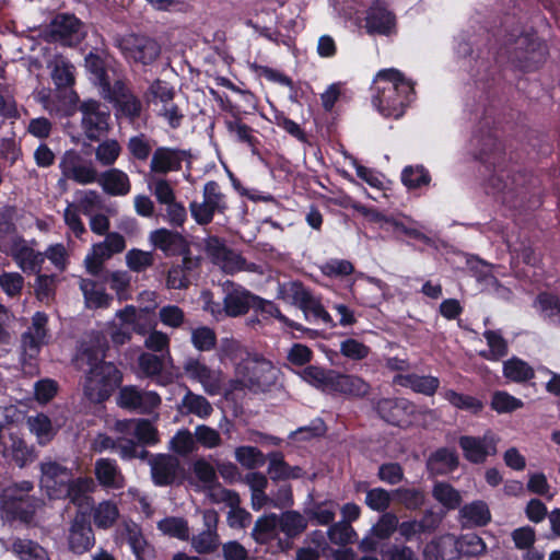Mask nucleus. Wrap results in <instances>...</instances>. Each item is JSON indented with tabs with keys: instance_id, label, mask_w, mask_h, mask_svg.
I'll return each instance as SVG.
<instances>
[{
	"instance_id": "f257e3e1",
	"label": "nucleus",
	"mask_w": 560,
	"mask_h": 560,
	"mask_svg": "<svg viewBox=\"0 0 560 560\" xmlns=\"http://www.w3.org/2000/svg\"><path fill=\"white\" fill-rule=\"evenodd\" d=\"M107 340L102 332L92 331L86 335L74 358V364L85 372L83 382L84 397L94 404L107 400L120 385L122 374L118 368L104 361Z\"/></svg>"
},
{
	"instance_id": "f03ea898",
	"label": "nucleus",
	"mask_w": 560,
	"mask_h": 560,
	"mask_svg": "<svg viewBox=\"0 0 560 560\" xmlns=\"http://www.w3.org/2000/svg\"><path fill=\"white\" fill-rule=\"evenodd\" d=\"M373 105L385 117L399 118L412 100L413 83L397 69L380 70L373 81Z\"/></svg>"
},
{
	"instance_id": "7ed1b4c3",
	"label": "nucleus",
	"mask_w": 560,
	"mask_h": 560,
	"mask_svg": "<svg viewBox=\"0 0 560 560\" xmlns=\"http://www.w3.org/2000/svg\"><path fill=\"white\" fill-rule=\"evenodd\" d=\"M279 370L273 363L258 353H252L235 368L233 388H248L253 392H266L278 380Z\"/></svg>"
},
{
	"instance_id": "20e7f679",
	"label": "nucleus",
	"mask_w": 560,
	"mask_h": 560,
	"mask_svg": "<svg viewBox=\"0 0 560 560\" xmlns=\"http://www.w3.org/2000/svg\"><path fill=\"white\" fill-rule=\"evenodd\" d=\"M485 541L476 534H466L456 538L447 534L425 547V560H452L456 555L476 557L486 552Z\"/></svg>"
},
{
	"instance_id": "39448f33",
	"label": "nucleus",
	"mask_w": 560,
	"mask_h": 560,
	"mask_svg": "<svg viewBox=\"0 0 560 560\" xmlns=\"http://www.w3.org/2000/svg\"><path fill=\"white\" fill-rule=\"evenodd\" d=\"M48 317L43 312H36L32 324L21 337V363L26 373L36 372V359L40 349L48 341Z\"/></svg>"
},
{
	"instance_id": "423d86ee",
	"label": "nucleus",
	"mask_w": 560,
	"mask_h": 560,
	"mask_svg": "<svg viewBox=\"0 0 560 560\" xmlns=\"http://www.w3.org/2000/svg\"><path fill=\"white\" fill-rule=\"evenodd\" d=\"M228 208L226 195L214 180L205 184L201 202L192 201L189 203L190 214L199 225L211 223L215 213L223 214Z\"/></svg>"
},
{
	"instance_id": "0eeeda50",
	"label": "nucleus",
	"mask_w": 560,
	"mask_h": 560,
	"mask_svg": "<svg viewBox=\"0 0 560 560\" xmlns=\"http://www.w3.org/2000/svg\"><path fill=\"white\" fill-rule=\"evenodd\" d=\"M104 100L113 104L116 117H125L130 121L138 119L142 112L140 98L121 80L110 83H104V91H101Z\"/></svg>"
},
{
	"instance_id": "6e6552de",
	"label": "nucleus",
	"mask_w": 560,
	"mask_h": 560,
	"mask_svg": "<svg viewBox=\"0 0 560 560\" xmlns=\"http://www.w3.org/2000/svg\"><path fill=\"white\" fill-rule=\"evenodd\" d=\"M81 113V129L91 141H97L106 136L110 128V112L108 107L96 100H85L79 106Z\"/></svg>"
},
{
	"instance_id": "1a4fd4ad",
	"label": "nucleus",
	"mask_w": 560,
	"mask_h": 560,
	"mask_svg": "<svg viewBox=\"0 0 560 560\" xmlns=\"http://www.w3.org/2000/svg\"><path fill=\"white\" fill-rule=\"evenodd\" d=\"M116 45L129 61L150 65L160 55L159 44L149 37L127 34L116 39Z\"/></svg>"
},
{
	"instance_id": "9d476101",
	"label": "nucleus",
	"mask_w": 560,
	"mask_h": 560,
	"mask_svg": "<svg viewBox=\"0 0 560 560\" xmlns=\"http://www.w3.org/2000/svg\"><path fill=\"white\" fill-rule=\"evenodd\" d=\"M59 168L62 178L58 180L59 186L66 185L71 179L80 185L96 183L98 173L92 162L85 161L77 151L69 150L62 155Z\"/></svg>"
},
{
	"instance_id": "9b49d317",
	"label": "nucleus",
	"mask_w": 560,
	"mask_h": 560,
	"mask_svg": "<svg viewBox=\"0 0 560 560\" xmlns=\"http://www.w3.org/2000/svg\"><path fill=\"white\" fill-rule=\"evenodd\" d=\"M207 253L212 261L226 273L248 271L261 275L264 272L260 266L247 262L240 254L226 248L219 238L213 237L208 241Z\"/></svg>"
},
{
	"instance_id": "f8f14e48",
	"label": "nucleus",
	"mask_w": 560,
	"mask_h": 560,
	"mask_svg": "<svg viewBox=\"0 0 560 560\" xmlns=\"http://www.w3.org/2000/svg\"><path fill=\"white\" fill-rule=\"evenodd\" d=\"M126 248L125 237L117 233H107L104 241L93 244L84 258L86 271L92 276H98L103 268V262L113 255L121 253Z\"/></svg>"
},
{
	"instance_id": "ddd939ff",
	"label": "nucleus",
	"mask_w": 560,
	"mask_h": 560,
	"mask_svg": "<svg viewBox=\"0 0 560 560\" xmlns=\"http://www.w3.org/2000/svg\"><path fill=\"white\" fill-rule=\"evenodd\" d=\"M86 35L83 23L73 14L62 13L54 18L49 24V36L65 46L81 43Z\"/></svg>"
},
{
	"instance_id": "4468645a",
	"label": "nucleus",
	"mask_w": 560,
	"mask_h": 560,
	"mask_svg": "<svg viewBox=\"0 0 560 560\" xmlns=\"http://www.w3.org/2000/svg\"><path fill=\"white\" fill-rule=\"evenodd\" d=\"M183 370L190 380L198 382L208 395L215 396L221 393L223 386L221 371L209 368L199 358L194 357L185 360Z\"/></svg>"
},
{
	"instance_id": "2eb2a0df",
	"label": "nucleus",
	"mask_w": 560,
	"mask_h": 560,
	"mask_svg": "<svg viewBox=\"0 0 560 560\" xmlns=\"http://www.w3.org/2000/svg\"><path fill=\"white\" fill-rule=\"evenodd\" d=\"M113 431L117 434V452L121 459H144L148 457L149 452L136 442L135 419L115 421Z\"/></svg>"
},
{
	"instance_id": "dca6fc26",
	"label": "nucleus",
	"mask_w": 560,
	"mask_h": 560,
	"mask_svg": "<svg viewBox=\"0 0 560 560\" xmlns=\"http://www.w3.org/2000/svg\"><path fill=\"white\" fill-rule=\"evenodd\" d=\"M67 542L69 550L75 555H83L94 546V532L84 512L78 511L71 520Z\"/></svg>"
},
{
	"instance_id": "f3484780",
	"label": "nucleus",
	"mask_w": 560,
	"mask_h": 560,
	"mask_svg": "<svg viewBox=\"0 0 560 560\" xmlns=\"http://www.w3.org/2000/svg\"><path fill=\"white\" fill-rule=\"evenodd\" d=\"M222 290L225 316L238 317L254 308L257 295L244 287L228 280L222 283Z\"/></svg>"
},
{
	"instance_id": "a211bd4d",
	"label": "nucleus",
	"mask_w": 560,
	"mask_h": 560,
	"mask_svg": "<svg viewBox=\"0 0 560 560\" xmlns=\"http://www.w3.org/2000/svg\"><path fill=\"white\" fill-rule=\"evenodd\" d=\"M376 411L386 422L408 427L415 421L416 407L404 398H383L376 402Z\"/></svg>"
},
{
	"instance_id": "6ab92c4d",
	"label": "nucleus",
	"mask_w": 560,
	"mask_h": 560,
	"mask_svg": "<svg viewBox=\"0 0 560 560\" xmlns=\"http://www.w3.org/2000/svg\"><path fill=\"white\" fill-rule=\"evenodd\" d=\"M187 159L184 150L172 147H158L153 150L149 165L152 177H164L168 173L182 170L183 162Z\"/></svg>"
},
{
	"instance_id": "aec40b11",
	"label": "nucleus",
	"mask_w": 560,
	"mask_h": 560,
	"mask_svg": "<svg viewBox=\"0 0 560 560\" xmlns=\"http://www.w3.org/2000/svg\"><path fill=\"white\" fill-rule=\"evenodd\" d=\"M7 253L25 273H39L45 261L44 254L35 250L28 242L22 237L12 238Z\"/></svg>"
},
{
	"instance_id": "412c9836",
	"label": "nucleus",
	"mask_w": 560,
	"mask_h": 560,
	"mask_svg": "<svg viewBox=\"0 0 560 560\" xmlns=\"http://www.w3.org/2000/svg\"><path fill=\"white\" fill-rule=\"evenodd\" d=\"M202 521L205 529L194 535L190 542L197 553L208 555L214 552L221 544L218 534L219 514L213 509L205 510Z\"/></svg>"
},
{
	"instance_id": "4be33fe9",
	"label": "nucleus",
	"mask_w": 560,
	"mask_h": 560,
	"mask_svg": "<svg viewBox=\"0 0 560 560\" xmlns=\"http://www.w3.org/2000/svg\"><path fill=\"white\" fill-rule=\"evenodd\" d=\"M40 486L50 499H60L65 486L70 481L71 472L59 463L46 460L40 464Z\"/></svg>"
},
{
	"instance_id": "5701e85b",
	"label": "nucleus",
	"mask_w": 560,
	"mask_h": 560,
	"mask_svg": "<svg viewBox=\"0 0 560 560\" xmlns=\"http://www.w3.org/2000/svg\"><path fill=\"white\" fill-rule=\"evenodd\" d=\"M117 404L121 408L150 413L161 404V397L152 390H141L136 386H125L120 389Z\"/></svg>"
},
{
	"instance_id": "b1692460",
	"label": "nucleus",
	"mask_w": 560,
	"mask_h": 560,
	"mask_svg": "<svg viewBox=\"0 0 560 560\" xmlns=\"http://www.w3.org/2000/svg\"><path fill=\"white\" fill-rule=\"evenodd\" d=\"M498 438L487 432L481 438L463 435L458 443L463 451L464 457L474 464L486 462L487 457L497 453Z\"/></svg>"
},
{
	"instance_id": "393cba45",
	"label": "nucleus",
	"mask_w": 560,
	"mask_h": 560,
	"mask_svg": "<svg viewBox=\"0 0 560 560\" xmlns=\"http://www.w3.org/2000/svg\"><path fill=\"white\" fill-rule=\"evenodd\" d=\"M116 534L119 539L129 545L138 560H152L154 550L137 523L124 521Z\"/></svg>"
},
{
	"instance_id": "a878e982",
	"label": "nucleus",
	"mask_w": 560,
	"mask_h": 560,
	"mask_svg": "<svg viewBox=\"0 0 560 560\" xmlns=\"http://www.w3.org/2000/svg\"><path fill=\"white\" fill-rule=\"evenodd\" d=\"M364 27L369 34L390 36L396 33V18L386 7L377 2L366 11Z\"/></svg>"
},
{
	"instance_id": "bb28decb",
	"label": "nucleus",
	"mask_w": 560,
	"mask_h": 560,
	"mask_svg": "<svg viewBox=\"0 0 560 560\" xmlns=\"http://www.w3.org/2000/svg\"><path fill=\"white\" fill-rule=\"evenodd\" d=\"M149 465L152 480L156 486L171 485L177 477L179 462L171 455H154L150 458Z\"/></svg>"
},
{
	"instance_id": "cd10ccee",
	"label": "nucleus",
	"mask_w": 560,
	"mask_h": 560,
	"mask_svg": "<svg viewBox=\"0 0 560 560\" xmlns=\"http://www.w3.org/2000/svg\"><path fill=\"white\" fill-rule=\"evenodd\" d=\"M94 474L98 483L106 489L119 490L125 487V476L115 459H96Z\"/></svg>"
},
{
	"instance_id": "c85d7f7f",
	"label": "nucleus",
	"mask_w": 560,
	"mask_h": 560,
	"mask_svg": "<svg viewBox=\"0 0 560 560\" xmlns=\"http://www.w3.org/2000/svg\"><path fill=\"white\" fill-rule=\"evenodd\" d=\"M1 541L3 548L12 552L19 560H50L47 550L34 540L15 537L10 547L3 540Z\"/></svg>"
},
{
	"instance_id": "c756f323",
	"label": "nucleus",
	"mask_w": 560,
	"mask_h": 560,
	"mask_svg": "<svg viewBox=\"0 0 560 560\" xmlns=\"http://www.w3.org/2000/svg\"><path fill=\"white\" fill-rule=\"evenodd\" d=\"M370 390V385L355 375L337 374L334 372L330 381V392L352 397H363Z\"/></svg>"
},
{
	"instance_id": "7c9ffc66",
	"label": "nucleus",
	"mask_w": 560,
	"mask_h": 560,
	"mask_svg": "<svg viewBox=\"0 0 560 560\" xmlns=\"http://www.w3.org/2000/svg\"><path fill=\"white\" fill-rule=\"evenodd\" d=\"M151 244L165 253L166 255H175L185 247V238L178 232L161 228L154 230L149 235Z\"/></svg>"
},
{
	"instance_id": "2f4dec72",
	"label": "nucleus",
	"mask_w": 560,
	"mask_h": 560,
	"mask_svg": "<svg viewBox=\"0 0 560 560\" xmlns=\"http://www.w3.org/2000/svg\"><path fill=\"white\" fill-rule=\"evenodd\" d=\"M103 190L110 196H126L131 190V183L127 173L118 168H110L101 174L96 180Z\"/></svg>"
},
{
	"instance_id": "473e14b6",
	"label": "nucleus",
	"mask_w": 560,
	"mask_h": 560,
	"mask_svg": "<svg viewBox=\"0 0 560 560\" xmlns=\"http://www.w3.org/2000/svg\"><path fill=\"white\" fill-rule=\"evenodd\" d=\"M95 490V482L90 477H80L71 480L65 486L63 497H68L69 500L77 506L83 508L89 506L92 503V498L89 493Z\"/></svg>"
},
{
	"instance_id": "72a5a7b5",
	"label": "nucleus",
	"mask_w": 560,
	"mask_h": 560,
	"mask_svg": "<svg viewBox=\"0 0 560 560\" xmlns=\"http://www.w3.org/2000/svg\"><path fill=\"white\" fill-rule=\"evenodd\" d=\"M394 383L427 396H433L440 386V380L432 375H396Z\"/></svg>"
},
{
	"instance_id": "f704fd0d",
	"label": "nucleus",
	"mask_w": 560,
	"mask_h": 560,
	"mask_svg": "<svg viewBox=\"0 0 560 560\" xmlns=\"http://www.w3.org/2000/svg\"><path fill=\"white\" fill-rule=\"evenodd\" d=\"M50 75L56 88H71L75 82L74 66L63 56H55L48 63Z\"/></svg>"
},
{
	"instance_id": "c9c22d12",
	"label": "nucleus",
	"mask_w": 560,
	"mask_h": 560,
	"mask_svg": "<svg viewBox=\"0 0 560 560\" xmlns=\"http://www.w3.org/2000/svg\"><path fill=\"white\" fill-rule=\"evenodd\" d=\"M460 523L464 526H485L491 520L489 508L483 501H474L459 510Z\"/></svg>"
},
{
	"instance_id": "e433bc0d",
	"label": "nucleus",
	"mask_w": 560,
	"mask_h": 560,
	"mask_svg": "<svg viewBox=\"0 0 560 560\" xmlns=\"http://www.w3.org/2000/svg\"><path fill=\"white\" fill-rule=\"evenodd\" d=\"M427 466L432 475H445L458 466V457L454 451L440 448L428 458Z\"/></svg>"
},
{
	"instance_id": "4c0bfd02",
	"label": "nucleus",
	"mask_w": 560,
	"mask_h": 560,
	"mask_svg": "<svg viewBox=\"0 0 560 560\" xmlns=\"http://www.w3.org/2000/svg\"><path fill=\"white\" fill-rule=\"evenodd\" d=\"M79 287L88 307L97 308L108 306L112 298L105 293V289L102 284L91 279L80 278Z\"/></svg>"
},
{
	"instance_id": "58836bf2",
	"label": "nucleus",
	"mask_w": 560,
	"mask_h": 560,
	"mask_svg": "<svg viewBox=\"0 0 560 560\" xmlns=\"http://www.w3.org/2000/svg\"><path fill=\"white\" fill-rule=\"evenodd\" d=\"M3 439L2 455L13 460L19 467H23L31 458V452L25 442L15 434H9L8 440Z\"/></svg>"
},
{
	"instance_id": "ea45409f",
	"label": "nucleus",
	"mask_w": 560,
	"mask_h": 560,
	"mask_svg": "<svg viewBox=\"0 0 560 560\" xmlns=\"http://www.w3.org/2000/svg\"><path fill=\"white\" fill-rule=\"evenodd\" d=\"M119 515V509L112 500H104L92 509V520L98 529L113 527Z\"/></svg>"
},
{
	"instance_id": "a19ab883",
	"label": "nucleus",
	"mask_w": 560,
	"mask_h": 560,
	"mask_svg": "<svg viewBox=\"0 0 560 560\" xmlns=\"http://www.w3.org/2000/svg\"><path fill=\"white\" fill-rule=\"evenodd\" d=\"M503 376L513 383H524L535 376L534 369L520 358L513 357L503 362Z\"/></svg>"
},
{
	"instance_id": "79ce46f5",
	"label": "nucleus",
	"mask_w": 560,
	"mask_h": 560,
	"mask_svg": "<svg viewBox=\"0 0 560 560\" xmlns=\"http://www.w3.org/2000/svg\"><path fill=\"white\" fill-rule=\"evenodd\" d=\"M483 337L489 349L480 351V357L490 361H499L508 354V342L499 330H486Z\"/></svg>"
},
{
	"instance_id": "37998d69",
	"label": "nucleus",
	"mask_w": 560,
	"mask_h": 560,
	"mask_svg": "<svg viewBox=\"0 0 560 560\" xmlns=\"http://www.w3.org/2000/svg\"><path fill=\"white\" fill-rule=\"evenodd\" d=\"M311 294V291L299 281H288L278 285V298L298 307L306 302Z\"/></svg>"
},
{
	"instance_id": "c03bdc74",
	"label": "nucleus",
	"mask_w": 560,
	"mask_h": 560,
	"mask_svg": "<svg viewBox=\"0 0 560 560\" xmlns=\"http://www.w3.org/2000/svg\"><path fill=\"white\" fill-rule=\"evenodd\" d=\"M535 307L539 314L552 324L560 325V299L551 293H540Z\"/></svg>"
},
{
	"instance_id": "a18cd8bd",
	"label": "nucleus",
	"mask_w": 560,
	"mask_h": 560,
	"mask_svg": "<svg viewBox=\"0 0 560 560\" xmlns=\"http://www.w3.org/2000/svg\"><path fill=\"white\" fill-rule=\"evenodd\" d=\"M26 424L28 430L36 436L38 443L42 445L47 444L56 433L50 419L44 413L28 417Z\"/></svg>"
},
{
	"instance_id": "49530a36",
	"label": "nucleus",
	"mask_w": 560,
	"mask_h": 560,
	"mask_svg": "<svg viewBox=\"0 0 560 560\" xmlns=\"http://www.w3.org/2000/svg\"><path fill=\"white\" fill-rule=\"evenodd\" d=\"M442 395L445 400L457 409L466 410L475 415L481 412L483 409V402L477 397L457 393L454 389H446Z\"/></svg>"
},
{
	"instance_id": "de8ad7c7",
	"label": "nucleus",
	"mask_w": 560,
	"mask_h": 560,
	"mask_svg": "<svg viewBox=\"0 0 560 560\" xmlns=\"http://www.w3.org/2000/svg\"><path fill=\"white\" fill-rule=\"evenodd\" d=\"M252 353L248 352L237 340L232 338H224L221 341L219 358L222 363L231 362L236 368L238 362L245 361L246 357Z\"/></svg>"
},
{
	"instance_id": "09e8293b",
	"label": "nucleus",
	"mask_w": 560,
	"mask_h": 560,
	"mask_svg": "<svg viewBox=\"0 0 560 560\" xmlns=\"http://www.w3.org/2000/svg\"><path fill=\"white\" fill-rule=\"evenodd\" d=\"M299 308L302 310L304 313L306 319H310L311 317L316 322H322L323 324L335 327L336 324L332 320V317L330 314L325 310L320 300L311 294Z\"/></svg>"
},
{
	"instance_id": "8fccbe9b",
	"label": "nucleus",
	"mask_w": 560,
	"mask_h": 560,
	"mask_svg": "<svg viewBox=\"0 0 560 560\" xmlns=\"http://www.w3.org/2000/svg\"><path fill=\"white\" fill-rule=\"evenodd\" d=\"M54 98L55 105L59 108L54 110V114L60 116H71L79 101L78 94L70 88H56Z\"/></svg>"
},
{
	"instance_id": "3c124183",
	"label": "nucleus",
	"mask_w": 560,
	"mask_h": 560,
	"mask_svg": "<svg viewBox=\"0 0 560 560\" xmlns=\"http://www.w3.org/2000/svg\"><path fill=\"white\" fill-rule=\"evenodd\" d=\"M268 472L272 479L299 478L302 469L298 466L290 467L282 458L281 454L272 453L269 456Z\"/></svg>"
},
{
	"instance_id": "603ef678",
	"label": "nucleus",
	"mask_w": 560,
	"mask_h": 560,
	"mask_svg": "<svg viewBox=\"0 0 560 560\" xmlns=\"http://www.w3.org/2000/svg\"><path fill=\"white\" fill-rule=\"evenodd\" d=\"M182 405L188 413H192L202 419L208 418L213 411V408L207 398L195 394L191 390H187L182 400Z\"/></svg>"
},
{
	"instance_id": "864d4df0",
	"label": "nucleus",
	"mask_w": 560,
	"mask_h": 560,
	"mask_svg": "<svg viewBox=\"0 0 560 560\" xmlns=\"http://www.w3.org/2000/svg\"><path fill=\"white\" fill-rule=\"evenodd\" d=\"M277 527L279 518L276 514L261 516L256 521L252 536L257 542H267L276 535Z\"/></svg>"
},
{
	"instance_id": "5fc2aeb1",
	"label": "nucleus",
	"mask_w": 560,
	"mask_h": 560,
	"mask_svg": "<svg viewBox=\"0 0 560 560\" xmlns=\"http://www.w3.org/2000/svg\"><path fill=\"white\" fill-rule=\"evenodd\" d=\"M539 47L534 40H532L527 35L518 36L516 39L515 55L518 58V61L523 68H530L528 61H536V57L539 58L542 56L541 51H537Z\"/></svg>"
},
{
	"instance_id": "6e6d98bb",
	"label": "nucleus",
	"mask_w": 560,
	"mask_h": 560,
	"mask_svg": "<svg viewBox=\"0 0 560 560\" xmlns=\"http://www.w3.org/2000/svg\"><path fill=\"white\" fill-rule=\"evenodd\" d=\"M190 342L200 352L211 351L217 345L215 331L208 326H199L190 331Z\"/></svg>"
},
{
	"instance_id": "4d7b16f0",
	"label": "nucleus",
	"mask_w": 560,
	"mask_h": 560,
	"mask_svg": "<svg viewBox=\"0 0 560 560\" xmlns=\"http://www.w3.org/2000/svg\"><path fill=\"white\" fill-rule=\"evenodd\" d=\"M148 186L155 200L161 206L177 199L173 185L165 177H152Z\"/></svg>"
},
{
	"instance_id": "13d9d810",
	"label": "nucleus",
	"mask_w": 560,
	"mask_h": 560,
	"mask_svg": "<svg viewBox=\"0 0 560 560\" xmlns=\"http://www.w3.org/2000/svg\"><path fill=\"white\" fill-rule=\"evenodd\" d=\"M207 497L213 504H225L229 509L241 504V498L234 490L226 489L219 483L210 486L207 490Z\"/></svg>"
},
{
	"instance_id": "bf43d9fd",
	"label": "nucleus",
	"mask_w": 560,
	"mask_h": 560,
	"mask_svg": "<svg viewBox=\"0 0 560 560\" xmlns=\"http://www.w3.org/2000/svg\"><path fill=\"white\" fill-rule=\"evenodd\" d=\"M490 406L498 413H509L522 408L524 402L505 390H497L492 394Z\"/></svg>"
},
{
	"instance_id": "052dcab7",
	"label": "nucleus",
	"mask_w": 560,
	"mask_h": 560,
	"mask_svg": "<svg viewBox=\"0 0 560 560\" xmlns=\"http://www.w3.org/2000/svg\"><path fill=\"white\" fill-rule=\"evenodd\" d=\"M329 540L339 546H346L349 544H353L358 535L353 527L346 522H338L332 524L327 532Z\"/></svg>"
},
{
	"instance_id": "680f3d73",
	"label": "nucleus",
	"mask_w": 560,
	"mask_h": 560,
	"mask_svg": "<svg viewBox=\"0 0 560 560\" xmlns=\"http://www.w3.org/2000/svg\"><path fill=\"white\" fill-rule=\"evenodd\" d=\"M74 198L75 207L85 215H91L93 211L102 207V198L96 190H77L74 194Z\"/></svg>"
},
{
	"instance_id": "e2e57ef3",
	"label": "nucleus",
	"mask_w": 560,
	"mask_h": 560,
	"mask_svg": "<svg viewBox=\"0 0 560 560\" xmlns=\"http://www.w3.org/2000/svg\"><path fill=\"white\" fill-rule=\"evenodd\" d=\"M158 528L165 535L187 540L189 527L187 522L180 517H165L158 523Z\"/></svg>"
},
{
	"instance_id": "0e129e2a",
	"label": "nucleus",
	"mask_w": 560,
	"mask_h": 560,
	"mask_svg": "<svg viewBox=\"0 0 560 560\" xmlns=\"http://www.w3.org/2000/svg\"><path fill=\"white\" fill-rule=\"evenodd\" d=\"M307 526L305 517L296 511H288L279 518V527L287 536H295Z\"/></svg>"
},
{
	"instance_id": "69168bd1",
	"label": "nucleus",
	"mask_w": 560,
	"mask_h": 560,
	"mask_svg": "<svg viewBox=\"0 0 560 560\" xmlns=\"http://www.w3.org/2000/svg\"><path fill=\"white\" fill-rule=\"evenodd\" d=\"M24 282V277L16 271H4L0 275V289L12 299L20 298Z\"/></svg>"
},
{
	"instance_id": "338daca9",
	"label": "nucleus",
	"mask_w": 560,
	"mask_h": 560,
	"mask_svg": "<svg viewBox=\"0 0 560 560\" xmlns=\"http://www.w3.org/2000/svg\"><path fill=\"white\" fill-rule=\"evenodd\" d=\"M433 497L450 510L458 508L462 502L460 493L445 482H440L434 486Z\"/></svg>"
},
{
	"instance_id": "774afa93",
	"label": "nucleus",
	"mask_w": 560,
	"mask_h": 560,
	"mask_svg": "<svg viewBox=\"0 0 560 560\" xmlns=\"http://www.w3.org/2000/svg\"><path fill=\"white\" fill-rule=\"evenodd\" d=\"M159 319L165 327L179 329L185 324L186 315L179 306L168 304L159 310Z\"/></svg>"
}]
</instances>
